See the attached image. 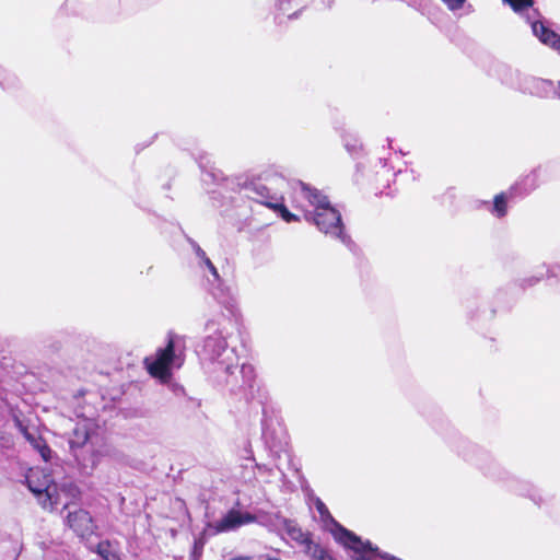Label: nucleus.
Segmentation results:
<instances>
[{"instance_id": "1", "label": "nucleus", "mask_w": 560, "mask_h": 560, "mask_svg": "<svg viewBox=\"0 0 560 560\" xmlns=\"http://www.w3.org/2000/svg\"><path fill=\"white\" fill-rule=\"evenodd\" d=\"M184 361V354L176 352V336L170 332L165 346L143 359V366L152 378L168 384L173 378V369H180Z\"/></svg>"}, {"instance_id": "2", "label": "nucleus", "mask_w": 560, "mask_h": 560, "mask_svg": "<svg viewBox=\"0 0 560 560\" xmlns=\"http://www.w3.org/2000/svg\"><path fill=\"white\" fill-rule=\"evenodd\" d=\"M242 504L237 501L219 521L208 522L201 530L198 538L195 539L192 558L197 560L202 555V549L207 540L222 533H229L241 528L242 526L257 522V516L248 511L241 509Z\"/></svg>"}, {"instance_id": "3", "label": "nucleus", "mask_w": 560, "mask_h": 560, "mask_svg": "<svg viewBox=\"0 0 560 560\" xmlns=\"http://www.w3.org/2000/svg\"><path fill=\"white\" fill-rule=\"evenodd\" d=\"M25 481L43 508H52L58 503L57 483L50 474L42 468H30L25 475Z\"/></svg>"}, {"instance_id": "4", "label": "nucleus", "mask_w": 560, "mask_h": 560, "mask_svg": "<svg viewBox=\"0 0 560 560\" xmlns=\"http://www.w3.org/2000/svg\"><path fill=\"white\" fill-rule=\"evenodd\" d=\"M307 221H312L322 232L332 236H340L343 232L341 215L331 205L314 210V213L305 214Z\"/></svg>"}, {"instance_id": "5", "label": "nucleus", "mask_w": 560, "mask_h": 560, "mask_svg": "<svg viewBox=\"0 0 560 560\" xmlns=\"http://www.w3.org/2000/svg\"><path fill=\"white\" fill-rule=\"evenodd\" d=\"M66 524L81 540L90 539L97 530V525L92 515L84 509L69 512L66 517Z\"/></svg>"}, {"instance_id": "6", "label": "nucleus", "mask_w": 560, "mask_h": 560, "mask_svg": "<svg viewBox=\"0 0 560 560\" xmlns=\"http://www.w3.org/2000/svg\"><path fill=\"white\" fill-rule=\"evenodd\" d=\"M314 503L316 511L319 514L320 521L324 523L326 528L338 544L343 541V539H347L348 541L357 540V535L337 522L329 512L327 505L319 498H316Z\"/></svg>"}, {"instance_id": "7", "label": "nucleus", "mask_w": 560, "mask_h": 560, "mask_svg": "<svg viewBox=\"0 0 560 560\" xmlns=\"http://www.w3.org/2000/svg\"><path fill=\"white\" fill-rule=\"evenodd\" d=\"M343 547L351 549L357 555V560H378L376 555V548L372 547V544L368 541H362L359 536H357V540H347L339 542Z\"/></svg>"}, {"instance_id": "8", "label": "nucleus", "mask_w": 560, "mask_h": 560, "mask_svg": "<svg viewBox=\"0 0 560 560\" xmlns=\"http://www.w3.org/2000/svg\"><path fill=\"white\" fill-rule=\"evenodd\" d=\"M283 528L290 539L293 540L302 550L313 540L312 533L303 530V528L293 520H285L283 522Z\"/></svg>"}, {"instance_id": "9", "label": "nucleus", "mask_w": 560, "mask_h": 560, "mask_svg": "<svg viewBox=\"0 0 560 560\" xmlns=\"http://www.w3.org/2000/svg\"><path fill=\"white\" fill-rule=\"evenodd\" d=\"M20 429L25 440L40 454L45 462H48L51 457V450L46 440L40 434L30 432L26 427L20 424Z\"/></svg>"}, {"instance_id": "10", "label": "nucleus", "mask_w": 560, "mask_h": 560, "mask_svg": "<svg viewBox=\"0 0 560 560\" xmlns=\"http://www.w3.org/2000/svg\"><path fill=\"white\" fill-rule=\"evenodd\" d=\"M533 31L542 44L560 51L559 34L546 26L542 22H535L533 24Z\"/></svg>"}, {"instance_id": "11", "label": "nucleus", "mask_w": 560, "mask_h": 560, "mask_svg": "<svg viewBox=\"0 0 560 560\" xmlns=\"http://www.w3.org/2000/svg\"><path fill=\"white\" fill-rule=\"evenodd\" d=\"M91 439V429L86 424H77L69 440L72 451L83 448Z\"/></svg>"}, {"instance_id": "12", "label": "nucleus", "mask_w": 560, "mask_h": 560, "mask_svg": "<svg viewBox=\"0 0 560 560\" xmlns=\"http://www.w3.org/2000/svg\"><path fill=\"white\" fill-rule=\"evenodd\" d=\"M260 202L267 208L276 211L280 215V218L287 223L300 221V218L296 214L290 212L289 209L285 207V205L283 203V197H280L279 200L277 199L276 201L264 199Z\"/></svg>"}, {"instance_id": "13", "label": "nucleus", "mask_w": 560, "mask_h": 560, "mask_svg": "<svg viewBox=\"0 0 560 560\" xmlns=\"http://www.w3.org/2000/svg\"><path fill=\"white\" fill-rule=\"evenodd\" d=\"M302 551L312 560H336L326 547L314 539Z\"/></svg>"}, {"instance_id": "14", "label": "nucleus", "mask_w": 560, "mask_h": 560, "mask_svg": "<svg viewBox=\"0 0 560 560\" xmlns=\"http://www.w3.org/2000/svg\"><path fill=\"white\" fill-rule=\"evenodd\" d=\"M302 190L304 192V197L312 206L315 207V210H319L320 207L324 208L330 205L328 198L324 196L319 190L311 188L305 184H302Z\"/></svg>"}, {"instance_id": "15", "label": "nucleus", "mask_w": 560, "mask_h": 560, "mask_svg": "<svg viewBox=\"0 0 560 560\" xmlns=\"http://www.w3.org/2000/svg\"><path fill=\"white\" fill-rule=\"evenodd\" d=\"M96 552L102 557L103 560H120L117 544H113L107 539L97 544Z\"/></svg>"}, {"instance_id": "16", "label": "nucleus", "mask_w": 560, "mask_h": 560, "mask_svg": "<svg viewBox=\"0 0 560 560\" xmlns=\"http://www.w3.org/2000/svg\"><path fill=\"white\" fill-rule=\"evenodd\" d=\"M508 195L505 192H500L493 198V207L492 213L497 218H503L508 213Z\"/></svg>"}, {"instance_id": "17", "label": "nucleus", "mask_w": 560, "mask_h": 560, "mask_svg": "<svg viewBox=\"0 0 560 560\" xmlns=\"http://www.w3.org/2000/svg\"><path fill=\"white\" fill-rule=\"evenodd\" d=\"M509 3L514 11H523L533 7L534 0H503Z\"/></svg>"}, {"instance_id": "18", "label": "nucleus", "mask_w": 560, "mask_h": 560, "mask_svg": "<svg viewBox=\"0 0 560 560\" xmlns=\"http://www.w3.org/2000/svg\"><path fill=\"white\" fill-rule=\"evenodd\" d=\"M107 453L106 451H103V450H96V451H93L92 454H91V457L89 459V466L91 468H94L97 466V464L100 463L101 458L103 456H105ZM84 466H88V464H83Z\"/></svg>"}, {"instance_id": "19", "label": "nucleus", "mask_w": 560, "mask_h": 560, "mask_svg": "<svg viewBox=\"0 0 560 560\" xmlns=\"http://www.w3.org/2000/svg\"><path fill=\"white\" fill-rule=\"evenodd\" d=\"M451 10L460 9L466 0H442Z\"/></svg>"}, {"instance_id": "20", "label": "nucleus", "mask_w": 560, "mask_h": 560, "mask_svg": "<svg viewBox=\"0 0 560 560\" xmlns=\"http://www.w3.org/2000/svg\"><path fill=\"white\" fill-rule=\"evenodd\" d=\"M205 264L209 271L213 275L214 278H219V272L215 268V266L212 264V261L209 258H205Z\"/></svg>"}, {"instance_id": "21", "label": "nucleus", "mask_w": 560, "mask_h": 560, "mask_svg": "<svg viewBox=\"0 0 560 560\" xmlns=\"http://www.w3.org/2000/svg\"><path fill=\"white\" fill-rule=\"evenodd\" d=\"M197 254H198V256H199L200 258H202L203 260H205V258H208V257L206 256V253H205L201 248H198Z\"/></svg>"}, {"instance_id": "22", "label": "nucleus", "mask_w": 560, "mask_h": 560, "mask_svg": "<svg viewBox=\"0 0 560 560\" xmlns=\"http://www.w3.org/2000/svg\"><path fill=\"white\" fill-rule=\"evenodd\" d=\"M556 93H557L558 97L560 98V81H558V83H557Z\"/></svg>"}]
</instances>
